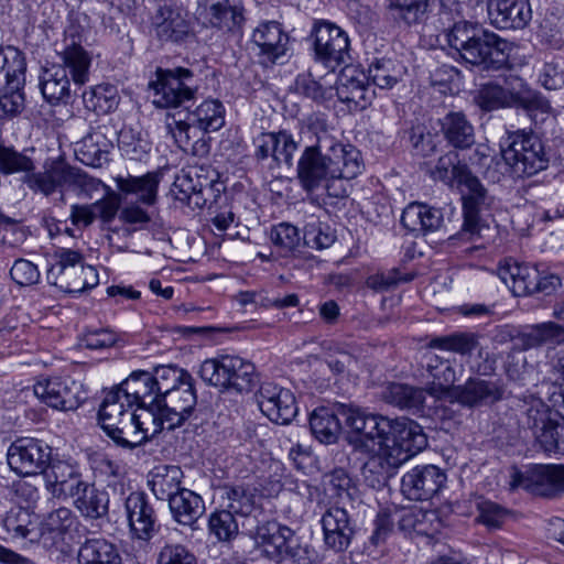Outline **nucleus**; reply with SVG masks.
I'll return each mask as SVG.
<instances>
[{"label": "nucleus", "instance_id": "f257e3e1", "mask_svg": "<svg viewBox=\"0 0 564 564\" xmlns=\"http://www.w3.org/2000/svg\"><path fill=\"white\" fill-rule=\"evenodd\" d=\"M224 111L220 101L208 99L192 112L167 113L165 129L181 150L194 155H205L208 147L198 134L219 130L225 123Z\"/></svg>", "mask_w": 564, "mask_h": 564}, {"label": "nucleus", "instance_id": "f03ea898", "mask_svg": "<svg viewBox=\"0 0 564 564\" xmlns=\"http://www.w3.org/2000/svg\"><path fill=\"white\" fill-rule=\"evenodd\" d=\"M456 158L455 153H448L440 158L436 165L441 177H446L448 171L452 170V175L468 189V194L463 196L464 223L462 230L456 236L451 237L449 240H474L475 237L480 236L482 228L479 221V213L490 207L491 198L479 180L465 165L458 166L455 164Z\"/></svg>", "mask_w": 564, "mask_h": 564}, {"label": "nucleus", "instance_id": "7ed1b4c3", "mask_svg": "<svg viewBox=\"0 0 564 564\" xmlns=\"http://www.w3.org/2000/svg\"><path fill=\"white\" fill-rule=\"evenodd\" d=\"M62 61L65 67L46 68L40 79L42 95L51 104L65 101L69 97L66 68L75 84L82 86L88 80L90 56L74 37L63 51Z\"/></svg>", "mask_w": 564, "mask_h": 564}, {"label": "nucleus", "instance_id": "20e7f679", "mask_svg": "<svg viewBox=\"0 0 564 564\" xmlns=\"http://www.w3.org/2000/svg\"><path fill=\"white\" fill-rule=\"evenodd\" d=\"M23 182L33 192L45 196L67 186L91 197L102 185L99 178L93 177L82 169L72 166L59 159L46 161L42 171L36 173L32 171L31 174L24 175Z\"/></svg>", "mask_w": 564, "mask_h": 564}, {"label": "nucleus", "instance_id": "39448f33", "mask_svg": "<svg viewBox=\"0 0 564 564\" xmlns=\"http://www.w3.org/2000/svg\"><path fill=\"white\" fill-rule=\"evenodd\" d=\"M500 148L503 161L519 176L531 177L549 166L550 156L544 144L532 131L507 132Z\"/></svg>", "mask_w": 564, "mask_h": 564}, {"label": "nucleus", "instance_id": "423d86ee", "mask_svg": "<svg viewBox=\"0 0 564 564\" xmlns=\"http://www.w3.org/2000/svg\"><path fill=\"white\" fill-rule=\"evenodd\" d=\"M338 409L346 426L350 429L347 441L356 451L370 453L376 445L383 446L387 443L389 417L351 404L339 403Z\"/></svg>", "mask_w": 564, "mask_h": 564}, {"label": "nucleus", "instance_id": "0eeeda50", "mask_svg": "<svg viewBox=\"0 0 564 564\" xmlns=\"http://www.w3.org/2000/svg\"><path fill=\"white\" fill-rule=\"evenodd\" d=\"M153 90V105L156 108H178L193 100L198 85L192 69L185 67L161 68L155 70V79L149 83Z\"/></svg>", "mask_w": 564, "mask_h": 564}, {"label": "nucleus", "instance_id": "6e6552de", "mask_svg": "<svg viewBox=\"0 0 564 564\" xmlns=\"http://www.w3.org/2000/svg\"><path fill=\"white\" fill-rule=\"evenodd\" d=\"M476 101L484 110H495L505 107H521L527 110L542 107V99L520 78L506 80V86L498 84L484 85L476 97Z\"/></svg>", "mask_w": 564, "mask_h": 564}, {"label": "nucleus", "instance_id": "1a4fd4ad", "mask_svg": "<svg viewBox=\"0 0 564 564\" xmlns=\"http://www.w3.org/2000/svg\"><path fill=\"white\" fill-rule=\"evenodd\" d=\"M311 36L316 61L327 68L334 70L350 61L348 34L335 23L326 20L316 21Z\"/></svg>", "mask_w": 564, "mask_h": 564}, {"label": "nucleus", "instance_id": "9d476101", "mask_svg": "<svg viewBox=\"0 0 564 564\" xmlns=\"http://www.w3.org/2000/svg\"><path fill=\"white\" fill-rule=\"evenodd\" d=\"M33 392L41 402L59 411L76 410L87 398L83 386L69 377L40 379Z\"/></svg>", "mask_w": 564, "mask_h": 564}, {"label": "nucleus", "instance_id": "9b49d317", "mask_svg": "<svg viewBox=\"0 0 564 564\" xmlns=\"http://www.w3.org/2000/svg\"><path fill=\"white\" fill-rule=\"evenodd\" d=\"M513 44L496 33L482 29V34L467 45L462 61L484 69H499L508 65Z\"/></svg>", "mask_w": 564, "mask_h": 564}, {"label": "nucleus", "instance_id": "f8f14e48", "mask_svg": "<svg viewBox=\"0 0 564 564\" xmlns=\"http://www.w3.org/2000/svg\"><path fill=\"white\" fill-rule=\"evenodd\" d=\"M513 44L496 33L482 29V34L467 45L462 61L484 69H499L508 65Z\"/></svg>", "mask_w": 564, "mask_h": 564}, {"label": "nucleus", "instance_id": "ddd939ff", "mask_svg": "<svg viewBox=\"0 0 564 564\" xmlns=\"http://www.w3.org/2000/svg\"><path fill=\"white\" fill-rule=\"evenodd\" d=\"M52 448L36 438H18L9 447L8 464L15 474L32 476L42 474L50 463Z\"/></svg>", "mask_w": 564, "mask_h": 564}, {"label": "nucleus", "instance_id": "4468645a", "mask_svg": "<svg viewBox=\"0 0 564 564\" xmlns=\"http://www.w3.org/2000/svg\"><path fill=\"white\" fill-rule=\"evenodd\" d=\"M511 486L541 497H560L564 494V465L530 466L523 473H514Z\"/></svg>", "mask_w": 564, "mask_h": 564}, {"label": "nucleus", "instance_id": "2eb2a0df", "mask_svg": "<svg viewBox=\"0 0 564 564\" xmlns=\"http://www.w3.org/2000/svg\"><path fill=\"white\" fill-rule=\"evenodd\" d=\"M318 148L330 170V178L352 180L364 167L360 151L351 144H343L324 133L317 137Z\"/></svg>", "mask_w": 564, "mask_h": 564}, {"label": "nucleus", "instance_id": "dca6fc26", "mask_svg": "<svg viewBox=\"0 0 564 564\" xmlns=\"http://www.w3.org/2000/svg\"><path fill=\"white\" fill-rule=\"evenodd\" d=\"M387 443L383 446L395 457H403L404 463L427 446V437L421 425L405 419H389Z\"/></svg>", "mask_w": 564, "mask_h": 564}, {"label": "nucleus", "instance_id": "f3484780", "mask_svg": "<svg viewBox=\"0 0 564 564\" xmlns=\"http://www.w3.org/2000/svg\"><path fill=\"white\" fill-rule=\"evenodd\" d=\"M117 129L110 120L100 121L76 143L75 154L83 164L102 167L110 161L109 154L113 148Z\"/></svg>", "mask_w": 564, "mask_h": 564}, {"label": "nucleus", "instance_id": "a211bd4d", "mask_svg": "<svg viewBox=\"0 0 564 564\" xmlns=\"http://www.w3.org/2000/svg\"><path fill=\"white\" fill-rule=\"evenodd\" d=\"M446 474L435 465L416 466L403 475L401 491L409 500L426 501L445 486Z\"/></svg>", "mask_w": 564, "mask_h": 564}, {"label": "nucleus", "instance_id": "6ab92c4d", "mask_svg": "<svg viewBox=\"0 0 564 564\" xmlns=\"http://www.w3.org/2000/svg\"><path fill=\"white\" fill-rule=\"evenodd\" d=\"M257 402L261 412L278 424H289L297 415L299 409L292 391L274 382L260 386Z\"/></svg>", "mask_w": 564, "mask_h": 564}, {"label": "nucleus", "instance_id": "aec40b11", "mask_svg": "<svg viewBox=\"0 0 564 564\" xmlns=\"http://www.w3.org/2000/svg\"><path fill=\"white\" fill-rule=\"evenodd\" d=\"M446 400L473 409L489 405L503 398V386L498 381L469 378L464 384L444 390Z\"/></svg>", "mask_w": 564, "mask_h": 564}, {"label": "nucleus", "instance_id": "412c9836", "mask_svg": "<svg viewBox=\"0 0 564 564\" xmlns=\"http://www.w3.org/2000/svg\"><path fill=\"white\" fill-rule=\"evenodd\" d=\"M53 259L54 263L46 272L48 283L64 292L79 293L83 254L77 250L59 248L54 252Z\"/></svg>", "mask_w": 564, "mask_h": 564}, {"label": "nucleus", "instance_id": "4be33fe9", "mask_svg": "<svg viewBox=\"0 0 564 564\" xmlns=\"http://www.w3.org/2000/svg\"><path fill=\"white\" fill-rule=\"evenodd\" d=\"M334 96L347 105L350 111L366 109L375 97V90L367 82V75L355 67H346L341 70Z\"/></svg>", "mask_w": 564, "mask_h": 564}, {"label": "nucleus", "instance_id": "5701e85b", "mask_svg": "<svg viewBox=\"0 0 564 564\" xmlns=\"http://www.w3.org/2000/svg\"><path fill=\"white\" fill-rule=\"evenodd\" d=\"M197 402L192 380H186L180 387L160 398L158 406L166 422L167 430L181 426L192 414Z\"/></svg>", "mask_w": 564, "mask_h": 564}, {"label": "nucleus", "instance_id": "b1692460", "mask_svg": "<svg viewBox=\"0 0 564 564\" xmlns=\"http://www.w3.org/2000/svg\"><path fill=\"white\" fill-rule=\"evenodd\" d=\"M132 535L149 541L159 530L156 512L148 496L142 491L131 492L124 502Z\"/></svg>", "mask_w": 564, "mask_h": 564}, {"label": "nucleus", "instance_id": "393cba45", "mask_svg": "<svg viewBox=\"0 0 564 564\" xmlns=\"http://www.w3.org/2000/svg\"><path fill=\"white\" fill-rule=\"evenodd\" d=\"M151 29L162 42L181 43L192 34L186 13L171 4H161L155 9L151 15Z\"/></svg>", "mask_w": 564, "mask_h": 564}, {"label": "nucleus", "instance_id": "a878e982", "mask_svg": "<svg viewBox=\"0 0 564 564\" xmlns=\"http://www.w3.org/2000/svg\"><path fill=\"white\" fill-rule=\"evenodd\" d=\"M325 545L335 551L344 552L351 544L355 535V523L344 507L328 508L321 520Z\"/></svg>", "mask_w": 564, "mask_h": 564}, {"label": "nucleus", "instance_id": "bb28decb", "mask_svg": "<svg viewBox=\"0 0 564 564\" xmlns=\"http://www.w3.org/2000/svg\"><path fill=\"white\" fill-rule=\"evenodd\" d=\"M487 13L490 24L499 30H522L532 19L529 0H489Z\"/></svg>", "mask_w": 564, "mask_h": 564}, {"label": "nucleus", "instance_id": "cd10ccee", "mask_svg": "<svg viewBox=\"0 0 564 564\" xmlns=\"http://www.w3.org/2000/svg\"><path fill=\"white\" fill-rule=\"evenodd\" d=\"M42 474L46 489L57 498H68L78 492L84 482L78 468L64 460H50Z\"/></svg>", "mask_w": 564, "mask_h": 564}, {"label": "nucleus", "instance_id": "c85d7f7f", "mask_svg": "<svg viewBox=\"0 0 564 564\" xmlns=\"http://www.w3.org/2000/svg\"><path fill=\"white\" fill-rule=\"evenodd\" d=\"M242 533L252 539L258 547L271 558L279 555L281 547L286 544V539L292 536V531L281 527L274 521L241 523Z\"/></svg>", "mask_w": 564, "mask_h": 564}, {"label": "nucleus", "instance_id": "c756f323", "mask_svg": "<svg viewBox=\"0 0 564 564\" xmlns=\"http://www.w3.org/2000/svg\"><path fill=\"white\" fill-rule=\"evenodd\" d=\"M252 42L259 47L263 64H274L288 51L289 36L275 21L261 23L252 34Z\"/></svg>", "mask_w": 564, "mask_h": 564}, {"label": "nucleus", "instance_id": "7c9ffc66", "mask_svg": "<svg viewBox=\"0 0 564 564\" xmlns=\"http://www.w3.org/2000/svg\"><path fill=\"white\" fill-rule=\"evenodd\" d=\"M324 158L318 141L303 151L297 163V178L304 191L314 192L330 178V170Z\"/></svg>", "mask_w": 564, "mask_h": 564}, {"label": "nucleus", "instance_id": "2f4dec72", "mask_svg": "<svg viewBox=\"0 0 564 564\" xmlns=\"http://www.w3.org/2000/svg\"><path fill=\"white\" fill-rule=\"evenodd\" d=\"M220 507L242 518L241 523L256 522L257 489L248 485H225L219 488Z\"/></svg>", "mask_w": 564, "mask_h": 564}, {"label": "nucleus", "instance_id": "473e14b6", "mask_svg": "<svg viewBox=\"0 0 564 564\" xmlns=\"http://www.w3.org/2000/svg\"><path fill=\"white\" fill-rule=\"evenodd\" d=\"M497 272L516 296L531 295L534 280L539 279V270L535 267L519 263L513 259L501 262Z\"/></svg>", "mask_w": 564, "mask_h": 564}, {"label": "nucleus", "instance_id": "72a5a7b5", "mask_svg": "<svg viewBox=\"0 0 564 564\" xmlns=\"http://www.w3.org/2000/svg\"><path fill=\"white\" fill-rule=\"evenodd\" d=\"M218 172L204 165H195L188 170H182L176 175L171 188V195L174 199H184L187 194H193L197 187H206L219 183Z\"/></svg>", "mask_w": 564, "mask_h": 564}, {"label": "nucleus", "instance_id": "f704fd0d", "mask_svg": "<svg viewBox=\"0 0 564 564\" xmlns=\"http://www.w3.org/2000/svg\"><path fill=\"white\" fill-rule=\"evenodd\" d=\"M126 395V401L134 406L158 404L159 397L155 391L152 373L137 370L130 373L119 386Z\"/></svg>", "mask_w": 564, "mask_h": 564}, {"label": "nucleus", "instance_id": "c9c22d12", "mask_svg": "<svg viewBox=\"0 0 564 564\" xmlns=\"http://www.w3.org/2000/svg\"><path fill=\"white\" fill-rule=\"evenodd\" d=\"M516 340L521 350L561 345L564 344V327L554 322L534 324L521 330Z\"/></svg>", "mask_w": 564, "mask_h": 564}, {"label": "nucleus", "instance_id": "e433bc0d", "mask_svg": "<svg viewBox=\"0 0 564 564\" xmlns=\"http://www.w3.org/2000/svg\"><path fill=\"white\" fill-rule=\"evenodd\" d=\"M401 224L412 232H432L442 226L443 213L441 209L426 204L411 203L402 213Z\"/></svg>", "mask_w": 564, "mask_h": 564}, {"label": "nucleus", "instance_id": "4c0bfd02", "mask_svg": "<svg viewBox=\"0 0 564 564\" xmlns=\"http://www.w3.org/2000/svg\"><path fill=\"white\" fill-rule=\"evenodd\" d=\"M403 464V457H395L384 446H379V453L365 463L362 476L371 487H380L386 485Z\"/></svg>", "mask_w": 564, "mask_h": 564}, {"label": "nucleus", "instance_id": "58836bf2", "mask_svg": "<svg viewBox=\"0 0 564 564\" xmlns=\"http://www.w3.org/2000/svg\"><path fill=\"white\" fill-rule=\"evenodd\" d=\"M183 477V470L178 466L159 465L150 471L148 482L156 499L170 501L184 489Z\"/></svg>", "mask_w": 564, "mask_h": 564}, {"label": "nucleus", "instance_id": "ea45409f", "mask_svg": "<svg viewBox=\"0 0 564 564\" xmlns=\"http://www.w3.org/2000/svg\"><path fill=\"white\" fill-rule=\"evenodd\" d=\"M338 404L319 406L310 416L311 431L321 443L334 444L338 440L341 432V414Z\"/></svg>", "mask_w": 564, "mask_h": 564}, {"label": "nucleus", "instance_id": "a19ab883", "mask_svg": "<svg viewBox=\"0 0 564 564\" xmlns=\"http://www.w3.org/2000/svg\"><path fill=\"white\" fill-rule=\"evenodd\" d=\"M169 508L174 521L191 528L205 512V503L202 497L187 488L174 495L169 501Z\"/></svg>", "mask_w": 564, "mask_h": 564}, {"label": "nucleus", "instance_id": "79ce46f5", "mask_svg": "<svg viewBox=\"0 0 564 564\" xmlns=\"http://www.w3.org/2000/svg\"><path fill=\"white\" fill-rule=\"evenodd\" d=\"M70 498L74 499L75 508L87 519L96 520L108 514V494L87 481Z\"/></svg>", "mask_w": 564, "mask_h": 564}, {"label": "nucleus", "instance_id": "37998d69", "mask_svg": "<svg viewBox=\"0 0 564 564\" xmlns=\"http://www.w3.org/2000/svg\"><path fill=\"white\" fill-rule=\"evenodd\" d=\"M78 564H122L118 546L104 539H87L77 552Z\"/></svg>", "mask_w": 564, "mask_h": 564}, {"label": "nucleus", "instance_id": "c03bdc74", "mask_svg": "<svg viewBox=\"0 0 564 564\" xmlns=\"http://www.w3.org/2000/svg\"><path fill=\"white\" fill-rule=\"evenodd\" d=\"M209 23L220 30H231L243 20L241 0H206Z\"/></svg>", "mask_w": 564, "mask_h": 564}, {"label": "nucleus", "instance_id": "a18cd8bd", "mask_svg": "<svg viewBox=\"0 0 564 564\" xmlns=\"http://www.w3.org/2000/svg\"><path fill=\"white\" fill-rule=\"evenodd\" d=\"M447 142L456 149H468L475 143L474 127L462 112H449L442 120Z\"/></svg>", "mask_w": 564, "mask_h": 564}, {"label": "nucleus", "instance_id": "49530a36", "mask_svg": "<svg viewBox=\"0 0 564 564\" xmlns=\"http://www.w3.org/2000/svg\"><path fill=\"white\" fill-rule=\"evenodd\" d=\"M235 356L206 359L199 367V376L208 386L230 391V373L235 370Z\"/></svg>", "mask_w": 564, "mask_h": 564}, {"label": "nucleus", "instance_id": "de8ad7c7", "mask_svg": "<svg viewBox=\"0 0 564 564\" xmlns=\"http://www.w3.org/2000/svg\"><path fill=\"white\" fill-rule=\"evenodd\" d=\"M161 175L158 172H149L142 176H128L118 180V188L127 194L137 196L138 200L152 205L155 203Z\"/></svg>", "mask_w": 564, "mask_h": 564}, {"label": "nucleus", "instance_id": "09e8293b", "mask_svg": "<svg viewBox=\"0 0 564 564\" xmlns=\"http://www.w3.org/2000/svg\"><path fill=\"white\" fill-rule=\"evenodd\" d=\"M387 403L417 413L423 409L425 393L422 389L403 383H391L383 391Z\"/></svg>", "mask_w": 564, "mask_h": 564}, {"label": "nucleus", "instance_id": "8fccbe9b", "mask_svg": "<svg viewBox=\"0 0 564 564\" xmlns=\"http://www.w3.org/2000/svg\"><path fill=\"white\" fill-rule=\"evenodd\" d=\"M387 10L399 25L420 24L426 14L429 0H387Z\"/></svg>", "mask_w": 564, "mask_h": 564}, {"label": "nucleus", "instance_id": "3c124183", "mask_svg": "<svg viewBox=\"0 0 564 564\" xmlns=\"http://www.w3.org/2000/svg\"><path fill=\"white\" fill-rule=\"evenodd\" d=\"M426 370L433 377L437 386L432 387L430 393L446 399L444 390L452 389L457 380L453 364L436 354L426 356Z\"/></svg>", "mask_w": 564, "mask_h": 564}, {"label": "nucleus", "instance_id": "603ef678", "mask_svg": "<svg viewBox=\"0 0 564 564\" xmlns=\"http://www.w3.org/2000/svg\"><path fill=\"white\" fill-rule=\"evenodd\" d=\"M83 101L88 110L105 115L117 109L120 96L116 86L101 84L84 91Z\"/></svg>", "mask_w": 564, "mask_h": 564}, {"label": "nucleus", "instance_id": "864d4df0", "mask_svg": "<svg viewBox=\"0 0 564 564\" xmlns=\"http://www.w3.org/2000/svg\"><path fill=\"white\" fill-rule=\"evenodd\" d=\"M403 76V66L387 57H375L368 66L367 80L381 89L392 88Z\"/></svg>", "mask_w": 564, "mask_h": 564}, {"label": "nucleus", "instance_id": "5fc2aeb1", "mask_svg": "<svg viewBox=\"0 0 564 564\" xmlns=\"http://www.w3.org/2000/svg\"><path fill=\"white\" fill-rule=\"evenodd\" d=\"M482 29L484 26L476 22L458 21L451 29L446 30L445 39L448 46L462 58L467 45L473 44L477 36L482 34Z\"/></svg>", "mask_w": 564, "mask_h": 564}, {"label": "nucleus", "instance_id": "6e6d98bb", "mask_svg": "<svg viewBox=\"0 0 564 564\" xmlns=\"http://www.w3.org/2000/svg\"><path fill=\"white\" fill-rule=\"evenodd\" d=\"M518 406L521 414L520 422L532 433L551 420L549 406L535 395L523 397Z\"/></svg>", "mask_w": 564, "mask_h": 564}, {"label": "nucleus", "instance_id": "4d7b16f0", "mask_svg": "<svg viewBox=\"0 0 564 564\" xmlns=\"http://www.w3.org/2000/svg\"><path fill=\"white\" fill-rule=\"evenodd\" d=\"M237 516L225 508L213 511L208 517V531L219 542H230L239 534Z\"/></svg>", "mask_w": 564, "mask_h": 564}, {"label": "nucleus", "instance_id": "13d9d810", "mask_svg": "<svg viewBox=\"0 0 564 564\" xmlns=\"http://www.w3.org/2000/svg\"><path fill=\"white\" fill-rule=\"evenodd\" d=\"M134 413L123 420L119 425L109 429L107 436L118 446L123 449L132 451L145 443V436L141 435L138 429Z\"/></svg>", "mask_w": 564, "mask_h": 564}, {"label": "nucleus", "instance_id": "bf43d9fd", "mask_svg": "<svg viewBox=\"0 0 564 564\" xmlns=\"http://www.w3.org/2000/svg\"><path fill=\"white\" fill-rule=\"evenodd\" d=\"M115 139L118 141L122 155L130 160H141L151 149L148 139L140 131L130 127H124L117 131Z\"/></svg>", "mask_w": 564, "mask_h": 564}, {"label": "nucleus", "instance_id": "052dcab7", "mask_svg": "<svg viewBox=\"0 0 564 564\" xmlns=\"http://www.w3.org/2000/svg\"><path fill=\"white\" fill-rule=\"evenodd\" d=\"M156 394L163 398L186 380H192V376L184 369L175 366H159L152 373Z\"/></svg>", "mask_w": 564, "mask_h": 564}, {"label": "nucleus", "instance_id": "680f3d73", "mask_svg": "<svg viewBox=\"0 0 564 564\" xmlns=\"http://www.w3.org/2000/svg\"><path fill=\"white\" fill-rule=\"evenodd\" d=\"M133 413L141 435L145 436V443L163 429H166V422L163 420L161 409H159L158 404L138 406Z\"/></svg>", "mask_w": 564, "mask_h": 564}, {"label": "nucleus", "instance_id": "e2e57ef3", "mask_svg": "<svg viewBox=\"0 0 564 564\" xmlns=\"http://www.w3.org/2000/svg\"><path fill=\"white\" fill-rule=\"evenodd\" d=\"M235 370L230 373V391L239 394L249 393L259 382L256 367L238 356H235Z\"/></svg>", "mask_w": 564, "mask_h": 564}, {"label": "nucleus", "instance_id": "0e129e2a", "mask_svg": "<svg viewBox=\"0 0 564 564\" xmlns=\"http://www.w3.org/2000/svg\"><path fill=\"white\" fill-rule=\"evenodd\" d=\"M77 525V517L69 508L59 507L48 512L42 521L43 533L63 536L72 532Z\"/></svg>", "mask_w": 564, "mask_h": 564}, {"label": "nucleus", "instance_id": "69168bd1", "mask_svg": "<svg viewBox=\"0 0 564 564\" xmlns=\"http://www.w3.org/2000/svg\"><path fill=\"white\" fill-rule=\"evenodd\" d=\"M295 86L303 95L318 102L328 101L334 97V87L326 77L316 80L311 73L300 74Z\"/></svg>", "mask_w": 564, "mask_h": 564}, {"label": "nucleus", "instance_id": "338daca9", "mask_svg": "<svg viewBox=\"0 0 564 564\" xmlns=\"http://www.w3.org/2000/svg\"><path fill=\"white\" fill-rule=\"evenodd\" d=\"M430 345L433 348L453 351L459 355H469L478 346V339L475 334L457 333L433 338Z\"/></svg>", "mask_w": 564, "mask_h": 564}, {"label": "nucleus", "instance_id": "774afa93", "mask_svg": "<svg viewBox=\"0 0 564 564\" xmlns=\"http://www.w3.org/2000/svg\"><path fill=\"white\" fill-rule=\"evenodd\" d=\"M336 239L332 228L317 219H312L304 227L303 242L312 249H326Z\"/></svg>", "mask_w": 564, "mask_h": 564}]
</instances>
